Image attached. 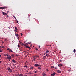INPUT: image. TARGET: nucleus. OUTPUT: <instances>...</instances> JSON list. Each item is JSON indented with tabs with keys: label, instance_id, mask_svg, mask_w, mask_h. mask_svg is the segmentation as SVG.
Segmentation results:
<instances>
[{
	"label": "nucleus",
	"instance_id": "obj_39",
	"mask_svg": "<svg viewBox=\"0 0 76 76\" xmlns=\"http://www.w3.org/2000/svg\"><path fill=\"white\" fill-rule=\"evenodd\" d=\"M2 52V50H1L0 49V52Z\"/></svg>",
	"mask_w": 76,
	"mask_h": 76
},
{
	"label": "nucleus",
	"instance_id": "obj_7",
	"mask_svg": "<svg viewBox=\"0 0 76 76\" xmlns=\"http://www.w3.org/2000/svg\"><path fill=\"white\" fill-rule=\"evenodd\" d=\"M43 76H46V74L45 72H43L42 74Z\"/></svg>",
	"mask_w": 76,
	"mask_h": 76
},
{
	"label": "nucleus",
	"instance_id": "obj_12",
	"mask_svg": "<svg viewBox=\"0 0 76 76\" xmlns=\"http://www.w3.org/2000/svg\"><path fill=\"white\" fill-rule=\"evenodd\" d=\"M26 48H30V47H29V46H26Z\"/></svg>",
	"mask_w": 76,
	"mask_h": 76
},
{
	"label": "nucleus",
	"instance_id": "obj_8",
	"mask_svg": "<svg viewBox=\"0 0 76 76\" xmlns=\"http://www.w3.org/2000/svg\"><path fill=\"white\" fill-rule=\"evenodd\" d=\"M43 60H45L46 59V56H45L43 57Z\"/></svg>",
	"mask_w": 76,
	"mask_h": 76
},
{
	"label": "nucleus",
	"instance_id": "obj_24",
	"mask_svg": "<svg viewBox=\"0 0 76 76\" xmlns=\"http://www.w3.org/2000/svg\"><path fill=\"white\" fill-rule=\"evenodd\" d=\"M20 44L21 45H22V44H23V43H22V42H20Z\"/></svg>",
	"mask_w": 76,
	"mask_h": 76
},
{
	"label": "nucleus",
	"instance_id": "obj_61",
	"mask_svg": "<svg viewBox=\"0 0 76 76\" xmlns=\"http://www.w3.org/2000/svg\"><path fill=\"white\" fill-rule=\"evenodd\" d=\"M39 66H41V65H39Z\"/></svg>",
	"mask_w": 76,
	"mask_h": 76
},
{
	"label": "nucleus",
	"instance_id": "obj_44",
	"mask_svg": "<svg viewBox=\"0 0 76 76\" xmlns=\"http://www.w3.org/2000/svg\"><path fill=\"white\" fill-rule=\"evenodd\" d=\"M24 46H25L26 47V44H25L24 45Z\"/></svg>",
	"mask_w": 76,
	"mask_h": 76
},
{
	"label": "nucleus",
	"instance_id": "obj_43",
	"mask_svg": "<svg viewBox=\"0 0 76 76\" xmlns=\"http://www.w3.org/2000/svg\"><path fill=\"white\" fill-rule=\"evenodd\" d=\"M36 50H37V51H38V49H37V48H36Z\"/></svg>",
	"mask_w": 76,
	"mask_h": 76
},
{
	"label": "nucleus",
	"instance_id": "obj_10",
	"mask_svg": "<svg viewBox=\"0 0 76 76\" xmlns=\"http://www.w3.org/2000/svg\"><path fill=\"white\" fill-rule=\"evenodd\" d=\"M4 56H9V54H4Z\"/></svg>",
	"mask_w": 76,
	"mask_h": 76
},
{
	"label": "nucleus",
	"instance_id": "obj_47",
	"mask_svg": "<svg viewBox=\"0 0 76 76\" xmlns=\"http://www.w3.org/2000/svg\"><path fill=\"white\" fill-rule=\"evenodd\" d=\"M30 44V43H26V44H27V45H28V44Z\"/></svg>",
	"mask_w": 76,
	"mask_h": 76
},
{
	"label": "nucleus",
	"instance_id": "obj_26",
	"mask_svg": "<svg viewBox=\"0 0 76 76\" xmlns=\"http://www.w3.org/2000/svg\"><path fill=\"white\" fill-rule=\"evenodd\" d=\"M36 58H34V61H35L36 60Z\"/></svg>",
	"mask_w": 76,
	"mask_h": 76
},
{
	"label": "nucleus",
	"instance_id": "obj_13",
	"mask_svg": "<svg viewBox=\"0 0 76 76\" xmlns=\"http://www.w3.org/2000/svg\"><path fill=\"white\" fill-rule=\"evenodd\" d=\"M35 57H36V58H37V57H39V56H38V55H36L35 56Z\"/></svg>",
	"mask_w": 76,
	"mask_h": 76
},
{
	"label": "nucleus",
	"instance_id": "obj_22",
	"mask_svg": "<svg viewBox=\"0 0 76 76\" xmlns=\"http://www.w3.org/2000/svg\"><path fill=\"white\" fill-rule=\"evenodd\" d=\"M11 58H12V56H10L9 57V59H11Z\"/></svg>",
	"mask_w": 76,
	"mask_h": 76
},
{
	"label": "nucleus",
	"instance_id": "obj_51",
	"mask_svg": "<svg viewBox=\"0 0 76 76\" xmlns=\"http://www.w3.org/2000/svg\"><path fill=\"white\" fill-rule=\"evenodd\" d=\"M25 52H26L25 51H24L23 52V53H25Z\"/></svg>",
	"mask_w": 76,
	"mask_h": 76
},
{
	"label": "nucleus",
	"instance_id": "obj_1",
	"mask_svg": "<svg viewBox=\"0 0 76 76\" xmlns=\"http://www.w3.org/2000/svg\"><path fill=\"white\" fill-rule=\"evenodd\" d=\"M7 50L9 51V52H10V53H12V52H13V51H12V49H10V48H7Z\"/></svg>",
	"mask_w": 76,
	"mask_h": 76
},
{
	"label": "nucleus",
	"instance_id": "obj_34",
	"mask_svg": "<svg viewBox=\"0 0 76 76\" xmlns=\"http://www.w3.org/2000/svg\"><path fill=\"white\" fill-rule=\"evenodd\" d=\"M12 57H14V55H13V54H12V55H11Z\"/></svg>",
	"mask_w": 76,
	"mask_h": 76
},
{
	"label": "nucleus",
	"instance_id": "obj_32",
	"mask_svg": "<svg viewBox=\"0 0 76 76\" xmlns=\"http://www.w3.org/2000/svg\"><path fill=\"white\" fill-rule=\"evenodd\" d=\"M17 36L18 37H19V34H18Z\"/></svg>",
	"mask_w": 76,
	"mask_h": 76
},
{
	"label": "nucleus",
	"instance_id": "obj_49",
	"mask_svg": "<svg viewBox=\"0 0 76 76\" xmlns=\"http://www.w3.org/2000/svg\"><path fill=\"white\" fill-rule=\"evenodd\" d=\"M13 17H14V18H15V19H16V17H15V16H13Z\"/></svg>",
	"mask_w": 76,
	"mask_h": 76
},
{
	"label": "nucleus",
	"instance_id": "obj_62",
	"mask_svg": "<svg viewBox=\"0 0 76 76\" xmlns=\"http://www.w3.org/2000/svg\"><path fill=\"white\" fill-rule=\"evenodd\" d=\"M0 60H1V59H0Z\"/></svg>",
	"mask_w": 76,
	"mask_h": 76
},
{
	"label": "nucleus",
	"instance_id": "obj_14",
	"mask_svg": "<svg viewBox=\"0 0 76 76\" xmlns=\"http://www.w3.org/2000/svg\"><path fill=\"white\" fill-rule=\"evenodd\" d=\"M12 62H13V63H16V61H15L14 60H12Z\"/></svg>",
	"mask_w": 76,
	"mask_h": 76
},
{
	"label": "nucleus",
	"instance_id": "obj_28",
	"mask_svg": "<svg viewBox=\"0 0 76 76\" xmlns=\"http://www.w3.org/2000/svg\"><path fill=\"white\" fill-rule=\"evenodd\" d=\"M51 68H52V69H54V66H51Z\"/></svg>",
	"mask_w": 76,
	"mask_h": 76
},
{
	"label": "nucleus",
	"instance_id": "obj_33",
	"mask_svg": "<svg viewBox=\"0 0 76 76\" xmlns=\"http://www.w3.org/2000/svg\"><path fill=\"white\" fill-rule=\"evenodd\" d=\"M24 67H26V68H27V66H26V65H25V66H24Z\"/></svg>",
	"mask_w": 76,
	"mask_h": 76
},
{
	"label": "nucleus",
	"instance_id": "obj_46",
	"mask_svg": "<svg viewBox=\"0 0 76 76\" xmlns=\"http://www.w3.org/2000/svg\"><path fill=\"white\" fill-rule=\"evenodd\" d=\"M15 32H17V30H15Z\"/></svg>",
	"mask_w": 76,
	"mask_h": 76
},
{
	"label": "nucleus",
	"instance_id": "obj_57",
	"mask_svg": "<svg viewBox=\"0 0 76 76\" xmlns=\"http://www.w3.org/2000/svg\"><path fill=\"white\" fill-rule=\"evenodd\" d=\"M1 57V55H0V58Z\"/></svg>",
	"mask_w": 76,
	"mask_h": 76
},
{
	"label": "nucleus",
	"instance_id": "obj_2",
	"mask_svg": "<svg viewBox=\"0 0 76 76\" xmlns=\"http://www.w3.org/2000/svg\"><path fill=\"white\" fill-rule=\"evenodd\" d=\"M7 8V7H0V9H6Z\"/></svg>",
	"mask_w": 76,
	"mask_h": 76
},
{
	"label": "nucleus",
	"instance_id": "obj_11",
	"mask_svg": "<svg viewBox=\"0 0 76 76\" xmlns=\"http://www.w3.org/2000/svg\"><path fill=\"white\" fill-rule=\"evenodd\" d=\"M62 66V64H59L58 65V66L59 67H60V66Z\"/></svg>",
	"mask_w": 76,
	"mask_h": 76
},
{
	"label": "nucleus",
	"instance_id": "obj_9",
	"mask_svg": "<svg viewBox=\"0 0 76 76\" xmlns=\"http://www.w3.org/2000/svg\"><path fill=\"white\" fill-rule=\"evenodd\" d=\"M57 72H58V73H61V71H60L59 70H58Z\"/></svg>",
	"mask_w": 76,
	"mask_h": 76
},
{
	"label": "nucleus",
	"instance_id": "obj_60",
	"mask_svg": "<svg viewBox=\"0 0 76 76\" xmlns=\"http://www.w3.org/2000/svg\"><path fill=\"white\" fill-rule=\"evenodd\" d=\"M27 72H28V71H27Z\"/></svg>",
	"mask_w": 76,
	"mask_h": 76
},
{
	"label": "nucleus",
	"instance_id": "obj_52",
	"mask_svg": "<svg viewBox=\"0 0 76 76\" xmlns=\"http://www.w3.org/2000/svg\"><path fill=\"white\" fill-rule=\"evenodd\" d=\"M8 60H9V61H10V59H8Z\"/></svg>",
	"mask_w": 76,
	"mask_h": 76
},
{
	"label": "nucleus",
	"instance_id": "obj_48",
	"mask_svg": "<svg viewBox=\"0 0 76 76\" xmlns=\"http://www.w3.org/2000/svg\"><path fill=\"white\" fill-rule=\"evenodd\" d=\"M40 46H39V48H40Z\"/></svg>",
	"mask_w": 76,
	"mask_h": 76
},
{
	"label": "nucleus",
	"instance_id": "obj_20",
	"mask_svg": "<svg viewBox=\"0 0 76 76\" xmlns=\"http://www.w3.org/2000/svg\"><path fill=\"white\" fill-rule=\"evenodd\" d=\"M7 59H9V56H7L6 57Z\"/></svg>",
	"mask_w": 76,
	"mask_h": 76
},
{
	"label": "nucleus",
	"instance_id": "obj_17",
	"mask_svg": "<svg viewBox=\"0 0 76 76\" xmlns=\"http://www.w3.org/2000/svg\"><path fill=\"white\" fill-rule=\"evenodd\" d=\"M15 30H18V28L16 27H15Z\"/></svg>",
	"mask_w": 76,
	"mask_h": 76
},
{
	"label": "nucleus",
	"instance_id": "obj_59",
	"mask_svg": "<svg viewBox=\"0 0 76 76\" xmlns=\"http://www.w3.org/2000/svg\"><path fill=\"white\" fill-rule=\"evenodd\" d=\"M1 48V46H0V48Z\"/></svg>",
	"mask_w": 76,
	"mask_h": 76
},
{
	"label": "nucleus",
	"instance_id": "obj_23",
	"mask_svg": "<svg viewBox=\"0 0 76 76\" xmlns=\"http://www.w3.org/2000/svg\"><path fill=\"white\" fill-rule=\"evenodd\" d=\"M38 68L40 70H41V67H38Z\"/></svg>",
	"mask_w": 76,
	"mask_h": 76
},
{
	"label": "nucleus",
	"instance_id": "obj_41",
	"mask_svg": "<svg viewBox=\"0 0 76 76\" xmlns=\"http://www.w3.org/2000/svg\"><path fill=\"white\" fill-rule=\"evenodd\" d=\"M20 51H23L22 50H21V49H20Z\"/></svg>",
	"mask_w": 76,
	"mask_h": 76
},
{
	"label": "nucleus",
	"instance_id": "obj_63",
	"mask_svg": "<svg viewBox=\"0 0 76 76\" xmlns=\"http://www.w3.org/2000/svg\"><path fill=\"white\" fill-rule=\"evenodd\" d=\"M31 53H32V52H31Z\"/></svg>",
	"mask_w": 76,
	"mask_h": 76
},
{
	"label": "nucleus",
	"instance_id": "obj_4",
	"mask_svg": "<svg viewBox=\"0 0 76 76\" xmlns=\"http://www.w3.org/2000/svg\"><path fill=\"white\" fill-rule=\"evenodd\" d=\"M2 13L3 14V15H4V16L6 15L7 16H8L7 15V13H5L4 12H2Z\"/></svg>",
	"mask_w": 76,
	"mask_h": 76
},
{
	"label": "nucleus",
	"instance_id": "obj_19",
	"mask_svg": "<svg viewBox=\"0 0 76 76\" xmlns=\"http://www.w3.org/2000/svg\"><path fill=\"white\" fill-rule=\"evenodd\" d=\"M19 76H23V74H20Z\"/></svg>",
	"mask_w": 76,
	"mask_h": 76
},
{
	"label": "nucleus",
	"instance_id": "obj_16",
	"mask_svg": "<svg viewBox=\"0 0 76 76\" xmlns=\"http://www.w3.org/2000/svg\"><path fill=\"white\" fill-rule=\"evenodd\" d=\"M73 52L74 53H76V49H74Z\"/></svg>",
	"mask_w": 76,
	"mask_h": 76
},
{
	"label": "nucleus",
	"instance_id": "obj_3",
	"mask_svg": "<svg viewBox=\"0 0 76 76\" xmlns=\"http://www.w3.org/2000/svg\"><path fill=\"white\" fill-rule=\"evenodd\" d=\"M7 69L8 70H9V72H13L12 70L11 69L9 68H8Z\"/></svg>",
	"mask_w": 76,
	"mask_h": 76
},
{
	"label": "nucleus",
	"instance_id": "obj_64",
	"mask_svg": "<svg viewBox=\"0 0 76 76\" xmlns=\"http://www.w3.org/2000/svg\"><path fill=\"white\" fill-rule=\"evenodd\" d=\"M9 28L10 29V28Z\"/></svg>",
	"mask_w": 76,
	"mask_h": 76
},
{
	"label": "nucleus",
	"instance_id": "obj_15",
	"mask_svg": "<svg viewBox=\"0 0 76 76\" xmlns=\"http://www.w3.org/2000/svg\"><path fill=\"white\" fill-rule=\"evenodd\" d=\"M50 54H49V53H48V54H47L46 55V56L47 57H48V56H49Z\"/></svg>",
	"mask_w": 76,
	"mask_h": 76
},
{
	"label": "nucleus",
	"instance_id": "obj_21",
	"mask_svg": "<svg viewBox=\"0 0 76 76\" xmlns=\"http://www.w3.org/2000/svg\"><path fill=\"white\" fill-rule=\"evenodd\" d=\"M34 67H30V69H34Z\"/></svg>",
	"mask_w": 76,
	"mask_h": 76
},
{
	"label": "nucleus",
	"instance_id": "obj_56",
	"mask_svg": "<svg viewBox=\"0 0 76 76\" xmlns=\"http://www.w3.org/2000/svg\"><path fill=\"white\" fill-rule=\"evenodd\" d=\"M2 75H1V74H0V76H1Z\"/></svg>",
	"mask_w": 76,
	"mask_h": 76
},
{
	"label": "nucleus",
	"instance_id": "obj_31",
	"mask_svg": "<svg viewBox=\"0 0 76 76\" xmlns=\"http://www.w3.org/2000/svg\"><path fill=\"white\" fill-rule=\"evenodd\" d=\"M18 47L19 48V47H20V46L19 45H18Z\"/></svg>",
	"mask_w": 76,
	"mask_h": 76
},
{
	"label": "nucleus",
	"instance_id": "obj_40",
	"mask_svg": "<svg viewBox=\"0 0 76 76\" xmlns=\"http://www.w3.org/2000/svg\"><path fill=\"white\" fill-rule=\"evenodd\" d=\"M60 61V62H61L63 61H62V60H60V61Z\"/></svg>",
	"mask_w": 76,
	"mask_h": 76
},
{
	"label": "nucleus",
	"instance_id": "obj_50",
	"mask_svg": "<svg viewBox=\"0 0 76 76\" xmlns=\"http://www.w3.org/2000/svg\"><path fill=\"white\" fill-rule=\"evenodd\" d=\"M22 45L23 46V45H24V44H23H23H22Z\"/></svg>",
	"mask_w": 76,
	"mask_h": 76
},
{
	"label": "nucleus",
	"instance_id": "obj_37",
	"mask_svg": "<svg viewBox=\"0 0 76 76\" xmlns=\"http://www.w3.org/2000/svg\"><path fill=\"white\" fill-rule=\"evenodd\" d=\"M20 34H21V36H22V35H23V34H22V33H21Z\"/></svg>",
	"mask_w": 76,
	"mask_h": 76
},
{
	"label": "nucleus",
	"instance_id": "obj_45",
	"mask_svg": "<svg viewBox=\"0 0 76 76\" xmlns=\"http://www.w3.org/2000/svg\"><path fill=\"white\" fill-rule=\"evenodd\" d=\"M55 69H57V68L56 67H55Z\"/></svg>",
	"mask_w": 76,
	"mask_h": 76
},
{
	"label": "nucleus",
	"instance_id": "obj_18",
	"mask_svg": "<svg viewBox=\"0 0 76 76\" xmlns=\"http://www.w3.org/2000/svg\"><path fill=\"white\" fill-rule=\"evenodd\" d=\"M46 53H49V50H47Z\"/></svg>",
	"mask_w": 76,
	"mask_h": 76
},
{
	"label": "nucleus",
	"instance_id": "obj_25",
	"mask_svg": "<svg viewBox=\"0 0 76 76\" xmlns=\"http://www.w3.org/2000/svg\"><path fill=\"white\" fill-rule=\"evenodd\" d=\"M48 46H49V47H51V45H48Z\"/></svg>",
	"mask_w": 76,
	"mask_h": 76
},
{
	"label": "nucleus",
	"instance_id": "obj_58",
	"mask_svg": "<svg viewBox=\"0 0 76 76\" xmlns=\"http://www.w3.org/2000/svg\"><path fill=\"white\" fill-rule=\"evenodd\" d=\"M1 61H0V63H1Z\"/></svg>",
	"mask_w": 76,
	"mask_h": 76
},
{
	"label": "nucleus",
	"instance_id": "obj_42",
	"mask_svg": "<svg viewBox=\"0 0 76 76\" xmlns=\"http://www.w3.org/2000/svg\"><path fill=\"white\" fill-rule=\"evenodd\" d=\"M17 22L18 23H19V22H18V21L17 20Z\"/></svg>",
	"mask_w": 76,
	"mask_h": 76
},
{
	"label": "nucleus",
	"instance_id": "obj_29",
	"mask_svg": "<svg viewBox=\"0 0 76 76\" xmlns=\"http://www.w3.org/2000/svg\"><path fill=\"white\" fill-rule=\"evenodd\" d=\"M17 57H18L19 56V55H18V54H16L15 55Z\"/></svg>",
	"mask_w": 76,
	"mask_h": 76
},
{
	"label": "nucleus",
	"instance_id": "obj_35",
	"mask_svg": "<svg viewBox=\"0 0 76 76\" xmlns=\"http://www.w3.org/2000/svg\"><path fill=\"white\" fill-rule=\"evenodd\" d=\"M37 71H35L34 72V73H37Z\"/></svg>",
	"mask_w": 76,
	"mask_h": 76
},
{
	"label": "nucleus",
	"instance_id": "obj_38",
	"mask_svg": "<svg viewBox=\"0 0 76 76\" xmlns=\"http://www.w3.org/2000/svg\"><path fill=\"white\" fill-rule=\"evenodd\" d=\"M48 69H46V71H47V72H48Z\"/></svg>",
	"mask_w": 76,
	"mask_h": 76
},
{
	"label": "nucleus",
	"instance_id": "obj_6",
	"mask_svg": "<svg viewBox=\"0 0 76 76\" xmlns=\"http://www.w3.org/2000/svg\"><path fill=\"white\" fill-rule=\"evenodd\" d=\"M56 75V73H53L52 74H51L50 76H54L55 75Z\"/></svg>",
	"mask_w": 76,
	"mask_h": 76
},
{
	"label": "nucleus",
	"instance_id": "obj_55",
	"mask_svg": "<svg viewBox=\"0 0 76 76\" xmlns=\"http://www.w3.org/2000/svg\"><path fill=\"white\" fill-rule=\"evenodd\" d=\"M24 76H27V75H24Z\"/></svg>",
	"mask_w": 76,
	"mask_h": 76
},
{
	"label": "nucleus",
	"instance_id": "obj_53",
	"mask_svg": "<svg viewBox=\"0 0 76 76\" xmlns=\"http://www.w3.org/2000/svg\"><path fill=\"white\" fill-rule=\"evenodd\" d=\"M9 11H7V13H9Z\"/></svg>",
	"mask_w": 76,
	"mask_h": 76
},
{
	"label": "nucleus",
	"instance_id": "obj_30",
	"mask_svg": "<svg viewBox=\"0 0 76 76\" xmlns=\"http://www.w3.org/2000/svg\"><path fill=\"white\" fill-rule=\"evenodd\" d=\"M1 48H4V46H1Z\"/></svg>",
	"mask_w": 76,
	"mask_h": 76
},
{
	"label": "nucleus",
	"instance_id": "obj_36",
	"mask_svg": "<svg viewBox=\"0 0 76 76\" xmlns=\"http://www.w3.org/2000/svg\"><path fill=\"white\" fill-rule=\"evenodd\" d=\"M35 57H35V56H33V58H35Z\"/></svg>",
	"mask_w": 76,
	"mask_h": 76
},
{
	"label": "nucleus",
	"instance_id": "obj_54",
	"mask_svg": "<svg viewBox=\"0 0 76 76\" xmlns=\"http://www.w3.org/2000/svg\"><path fill=\"white\" fill-rule=\"evenodd\" d=\"M15 36H16V37H17V34H15Z\"/></svg>",
	"mask_w": 76,
	"mask_h": 76
},
{
	"label": "nucleus",
	"instance_id": "obj_27",
	"mask_svg": "<svg viewBox=\"0 0 76 76\" xmlns=\"http://www.w3.org/2000/svg\"><path fill=\"white\" fill-rule=\"evenodd\" d=\"M31 72H28V75H31Z\"/></svg>",
	"mask_w": 76,
	"mask_h": 76
},
{
	"label": "nucleus",
	"instance_id": "obj_5",
	"mask_svg": "<svg viewBox=\"0 0 76 76\" xmlns=\"http://www.w3.org/2000/svg\"><path fill=\"white\" fill-rule=\"evenodd\" d=\"M34 66L35 67H38V66H39V65L38 64H34Z\"/></svg>",
	"mask_w": 76,
	"mask_h": 76
}]
</instances>
